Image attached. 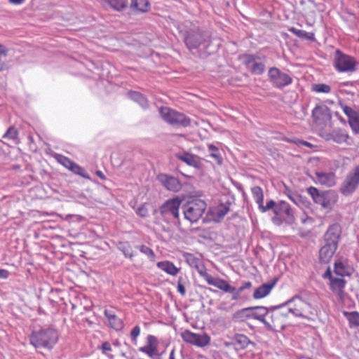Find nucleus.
Listing matches in <instances>:
<instances>
[{
  "instance_id": "nucleus-1",
  "label": "nucleus",
  "mask_w": 359,
  "mask_h": 359,
  "mask_svg": "<svg viewBox=\"0 0 359 359\" xmlns=\"http://www.w3.org/2000/svg\"><path fill=\"white\" fill-rule=\"evenodd\" d=\"M278 306H281L280 309L287 306L288 312H290L293 316L304 319H309L311 316H314L316 313V310L312 304L303 300L299 295H295Z\"/></svg>"
},
{
  "instance_id": "nucleus-2",
  "label": "nucleus",
  "mask_w": 359,
  "mask_h": 359,
  "mask_svg": "<svg viewBox=\"0 0 359 359\" xmlns=\"http://www.w3.org/2000/svg\"><path fill=\"white\" fill-rule=\"evenodd\" d=\"M280 307L281 306L276 305L269 308L263 306L245 308L236 312L233 318L238 320H243L244 318H252L262 323L266 329H271V326L269 324V321L266 320V316L269 313V311H275Z\"/></svg>"
},
{
  "instance_id": "nucleus-3",
  "label": "nucleus",
  "mask_w": 359,
  "mask_h": 359,
  "mask_svg": "<svg viewBox=\"0 0 359 359\" xmlns=\"http://www.w3.org/2000/svg\"><path fill=\"white\" fill-rule=\"evenodd\" d=\"M30 343L35 348L51 349L58 340V334L53 328L33 331L29 337Z\"/></svg>"
},
{
  "instance_id": "nucleus-4",
  "label": "nucleus",
  "mask_w": 359,
  "mask_h": 359,
  "mask_svg": "<svg viewBox=\"0 0 359 359\" xmlns=\"http://www.w3.org/2000/svg\"><path fill=\"white\" fill-rule=\"evenodd\" d=\"M306 191L313 202L321 205L324 209H332L338 199L337 194L332 190L320 191L317 188L310 187Z\"/></svg>"
},
{
  "instance_id": "nucleus-5",
  "label": "nucleus",
  "mask_w": 359,
  "mask_h": 359,
  "mask_svg": "<svg viewBox=\"0 0 359 359\" xmlns=\"http://www.w3.org/2000/svg\"><path fill=\"white\" fill-rule=\"evenodd\" d=\"M333 65L339 73H353L357 70V61L355 58L345 54L339 49L335 50Z\"/></svg>"
},
{
  "instance_id": "nucleus-6",
  "label": "nucleus",
  "mask_w": 359,
  "mask_h": 359,
  "mask_svg": "<svg viewBox=\"0 0 359 359\" xmlns=\"http://www.w3.org/2000/svg\"><path fill=\"white\" fill-rule=\"evenodd\" d=\"M206 206L205 201L201 199L188 201L182 206L184 218L191 223L197 222L205 212Z\"/></svg>"
},
{
  "instance_id": "nucleus-7",
  "label": "nucleus",
  "mask_w": 359,
  "mask_h": 359,
  "mask_svg": "<svg viewBox=\"0 0 359 359\" xmlns=\"http://www.w3.org/2000/svg\"><path fill=\"white\" fill-rule=\"evenodd\" d=\"M208 40V34L199 28L187 30L184 34V42L189 50L198 48Z\"/></svg>"
},
{
  "instance_id": "nucleus-8",
  "label": "nucleus",
  "mask_w": 359,
  "mask_h": 359,
  "mask_svg": "<svg viewBox=\"0 0 359 359\" xmlns=\"http://www.w3.org/2000/svg\"><path fill=\"white\" fill-rule=\"evenodd\" d=\"M160 114L163 119L176 127H187L190 124V118L184 114L180 113L168 107H161L159 109Z\"/></svg>"
},
{
  "instance_id": "nucleus-9",
  "label": "nucleus",
  "mask_w": 359,
  "mask_h": 359,
  "mask_svg": "<svg viewBox=\"0 0 359 359\" xmlns=\"http://www.w3.org/2000/svg\"><path fill=\"white\" fill-rule=\"evenodd\" d=\"M182 199L179 196L165 201L160 207L161 215L166 219H179V210Z\"/></svg>"
},
{
  "instance_id": "nucleus-10",
  "label": "nucleus",
  "mask_w": 359,
  "mask_h": 359,
  "mask_svg": "<svg viewBox=\"0 0 359 359\" xmlns=\"http://www.w3.org/2000/svg\"><path fill=\"white\" fill-rule=\"evenodd\" d=\"M269 82L276 88H283L292 82L291 76L277 67H271L268 71Z\"/></svg>"
},
{
  "instance_id": "nucleus-11",
  "label": "nucleus",
  "mask_w": 359,
  "mask_h": 359,
  "mask_svg": "<svg viewBox=\"0 0 359 359\" xmlns=\"http://www.w3.org/2000/svg\"><path fill=\"white\" fill-rule=\"evenodd\" d=\"M359 185V165L355 166L346 177L341 185L340 191L344 196L353 194Z\"/></svg>"
},
{
  "instance_id": "nucleus-12",
  "label": "nucleus",
  "mask_w": 359,
  "mask_h": 359,
  "mask_svg": "<svg viewBox=\"0 0 359 359\" xmlns=\"http://www.w3.org/2000/svg\"><path fill=\"white\" fill-rule=\"evenodd\" d=\"M181 337L186 343L198 347L206 346L210 342V337L206 333L196 334L189 330L182 332Z\"/></svg>"
},
{
  "instance_id": "nucleus-13",
  "label": "nucleus",
  "mask_w": 359,
  "mask_h": 359,
  "mask_svg": "<svg viewBox=\"0 0 359 359\" xmlns=\"http://www.w3.org/2000/svg\"><path fill=\"white\" fill-rule=\"evenodd\" d=\"M323 278L329 279L330 280V287L332 291L337 294L340 299H342L344 297V290L345 288L346 281L341 276L335 277L332 274L330 269L328 267L327 271L324 273L323 276Z\"/></svg>"
},
{
  "instance_id": "nucleus-14",
  "label": "nucleus",
  "mask_w": 359,
  "mask_h": 359,
  "mask_svg": "<svg viewBox=\"0 0 359 359\" xmlns=\"http://www.w3.org/2000/svg\"><path fill=\"white\" fill-rule=\"evenodd\" d=\"M138 350L151 359H160L158 351V340L154 335L149 334L147 337V344L140 347Z\"/></svg>"
},
{
  "instance_id": "nucleus-15",
  "label": "nucleus",
  "mask_w": 359,
  "mask_h": 359,
  "mask_svg": "<svg viewBox=\"0 0 359 359\" xmlns=\"http://www.w3.org/2000/svg\"><path fill=\"white\" fill-rule=\"evenodd\" d=\"M312 116L314 121L319 125L326 124L332 118L330 110L325 104H317L312 110Z\"/></svg>"
},
{
  "instance_id": "nucleus-16",
  "label": "nucleus",
  "mask_w": 359,
  "mask_h": 359,
  "mask_svg": "<svg viewBox=\"0 0 359 359\" xmlns=\"http://www.w3.org/2000/svg\"><path fill=\"white\" fill-rule=\"evenodd\" d=\"M274 214L278 217H283L288 224H292L294 221L293 210L285 201H281L277 203Z\"/></svg>"
},
{
  "instance_id": "nucleus-17",
  "label": "nucleus",
  "mask_w": 359,
  "mask_h": 359,
  "mask_svg": "<svg viewBox=\"0 0 359 359\" xmlns=\"http://www.w3.org/2000/svg\"><path fill=\"white\" fill-rule=\"evenodd\" d=\"M341 233V228L339 224H333L330 225L324 235V243L338 248Z\"/></svg>"
},
{
  "instance_id": "nucleus-18",
  "label": "nucleus",
  "mask_w": 359,
  "mask_h": 359,
  "mask_svg": "<svg viewBox=\"0 0 359 359\" xmlns=\"http://www.w3.org/2000/svg\"><path fill=\"white\" fill-rule=\"evenodd\" d=\"M158 180L168 191L178 192L182 189V184L178 179L166 174L158 175Z\"/></svg>"
},
{
  "instance_id": "nucleus-19",
  "label": "nucleus",
  "mask_w": 359,
  "mask_h": 359,
  "mask_svg": "<svg viewBox=\"0 0 359 359\" xmlns=\"http://www.w3.org/2000/svg\"><path fill=\"white\" fill-rule=\"evenodd\" d=\"M334 272L339 276H348L351 275L353 268L349 265L348 259L341 257L335 261Z\"/></svg>"
},
{
  "instance_id": "nucleus-20",
  "label": "nucleus",
  "mask_w": 359,
  "mask_h": 359,
  "mask_svg": "<svg viewBox=\"0 0 359 359\" xmlns=\"http://www.w3.org/2000/svg\"><path fill=\"white\" fill-rule=\"evenodd\" d=\"M343 111L348 118V123L355 133H359V114L351 107L345 106L343 107Z\"/></svg>"
},
{
  "instance_id": "nucleus-21",
  "label": "nucleus",
  "mask_w": 359,
  "mask_h": 359,
  "mask_svg": "<svg viewBox=\"0 0 359 359\" xmlns=\"http://www.w3.org/2000/svg\"><path fill=\"white\" fill-rule=\"evenodd\" d=\"M231 201L227 200L224 203H220L212 210L213 219L216 222H221L224 216L229 212Z\"/></svg>"
},
{
  "instance_id": "nucleus-22",
  "label": "nucleus",
  "mask_w": 359,
  "mask_h": 359,
  "mask_svg": "<svg viewBox=\"0 0 359 359\" xmlns=\"http://www.w3.org/2000/svg\"><path fill=\"white\" fill-rule=\"evenodd\" d=\"M337 247L332 245L324 243L319 251V259L321 263H328L334 254L335 253Z\"/></svg>"
},
{
  "instance_id": "nucleus-23",
  "label": "nucleus",
  "mask_w": 359,
  "mask_h": 359,
  "mask_svg": "<svg viewBox=\"0 0 359 359\" xmlns=\"http://www.w3.org/2000/svg\"><path fill=\"white\" fill-rule=\"evenodd\" d=\"M104 316L107 318L110 327L115 330H121L123 327V320L111 310L105 309Z\"/></svg>"
},
{
  "instance_id": "nucleus-24",
  "label": "nucleus",
  "mask_w": 359,
  "mask_h": 359,
  "mask_svg": "<svg viewBox=\"0 0 359 359\" xmlns=\"http://www.w3.org/2000/svg\"><path fill=\"white\" fill-rule=\"evenodd\" d=\"M274 286V283H264L258 287L254 292L252 297L255 299H259L269 295Z\"/></svg>"
},
{
  "instance_id": "nucleus-25",
  "label": "nucleus",
  "mask_w": 359,
  "mask_h": 359,
  "mask_svg": "<svg viewBox=\"0 0 359 359\" xmlns=\"http://www.w3.org/2000/svg\"><path fill=\"white\" fill-rule=\"evenodd\" d=\"M316 176L318 182L327 187L334 184V175L332 172H316Z\"/></svg>"
},
{
  "instance_id": "nucleus-26",
  "label": "nucleus",
  "mask_w": 359,
  "mask_h": 359,
  "mask_svg": "<svg viewBox=\"0 0 359 359\" xmlns=\"http://www.w3.org/2000/svg\"><path fill=\"white\" fill-rule=\"evenodd\" d=\"M331 139L337 144L347 142L348 135L344 129L337 128L331 133Z\"/></svg>"
},
{
  "instance_id": "nucleus-27",
  "label": "nucleus",
  "mask_w": 359,
  "mask_h": 359,
  "mask_svg": "<svg viewBox=\"0 0 359 359\" xmlns=\"http://www.w3.org/2000/svg\"><path fill=\"white\" fill-rule=\"evenodd\" d=\"M187 263L193 268H195L198 273L205 267L201 259L196 257L194 255L187 253L184 255Z\"/></svg>"
},
{
  "instance_id": "nucleus-28",
  "label": "nucleus",
  "mask_w": 359,
  "mask_h": 359,
  "mask_svg": "<svg viewBox=\"0 0 359 359\" xmlns=\"http://www.w3.org/2000/svg\"><path fill=\"white\" fill-rule=\"evenodd\" d=\"M177 158L186 163L189 165L197 168L199 165L198 158L194 154L184 152L177 155Z\"/></svg>"
},
{
  "instance_id": "nucleus-29",
  "label": "nucleus",
  "mask_w": 359,
  "mask_h": 359,
  "mask_svg": "<svg viewBox=\"0 0 359 359\" xmlns=\"http://www.w3.org/2000/svg\"><path fill=\"white\" fill-rule=\"evenodd\" d=\"M157 266L162 271L172 276H175L179 271V269L174 264L169 261L159 262L157 263Z\"/></svg>"
},
{
  "instance_id": "nucleus-30",
  "label": "nucleus",
  "mask_w": 359,
  "mask_h": 359,
  "mask_svg": "<svg viewBox=\"0 0 359 359\" xmlns=\"http://www.w3.org/2000/svg\"><path fill=\"white\" fill-rule=\"evenodd\" d=\"M130 8L133 10L145 13L149 10L150 4L148 0H132Z\"/></svg>"
},
{
  "instance_id": "nucleus-31",
  "label": "nucleus",
  "mask_w": 359,
  "mask_h": 359,
  "mask_svg": "<svg viewBox=\"0 0 359 359\" xmlns=\"http://www.w3.org/2000/svg\"><path fill=\"white\" fill-rule=\"evenodd\" d=\"M212 285L228 293H233L236 290L235 287L230 285L227 281L219 278H215Z\"/></svg>"
},
{
  "instance_id": "nucleus-32",
  "label": "nucleus",
  "mask_w": 359,
  "mask_h": 359,
  "mask_svg": "<svg viewBox=\"0 0 359 359\" xmlns=\"http://www.w3.org/2000/svg\"><path fill=\"white\" fill-rule=\"evenodd\" d=\"M212 285L228 293H233L236 290L235 287L230 285L227 281L219 278H215Z\"/></svg>"
},
{
  "instance_id": "nucleus-33",
  "label": "nucleus",
  "mask_w": 359,
  "mask_h": 359,
  "mask_svg": "<svg viewBox=\"0 0 359 359\" xmlns=\"http://www.w3.org/2000/svg\"><path fill=\"white\" fill-rule=\"evenodd\" d=\"M129 97L134 102L140 104L143 109H147L148 107V101L147 98L140 93L136 91H131L128 93Z\"/></svg>"
},
{
  "instance_id": "nucleus-34",
  "label": "nucleus",
  "mask_w": 359,
  "mask_h": 359,
  "mask_svg": "<svg viewBox=\"0 0 359 359\" xmlns=\"http://www.w3.org/2000/svg\"><path fill=\"white\" fill-rule=\"evenodd\" d=\"M344 316L346 317L349 323L351 328L359 326V313L357 311H343Z\"/></svg>"
},
{
  "instance_id": "nucleus-35",
  "label": "nucleus",
  "mask_w": 359,
  "mask_h": 359,
  "mask_svg": "<svg viewBox=\"0 0 359 359\" xmlns=\"http://www.w3.org/2000/svg\"><path fill=\"white\" fill-rule=\"evenodd\" d=\"M271 322H269V324L271 326V329H267L268 330L273 331L275 330L276 327L282 325L283 320L280 317V314L278 313L277 310L275 311H269Z\"/></svg>"
},
{
  "instance_id": "nucleus-36",
  "label": "nucleus",
  "mask_w": 359,
  "mask_h": 359,
  "mask_svg": "<svg viewBox=\"0 0 359 359\" xmlns=\"http://www.w3.org/2000/svg\"><path fill=\"white\" fill-rule=\"evenodd\" d=\"M118 249L123 252L126 257L131 259L134 256L132 246L127 241L120 242L118 245Z\"/></svg>"
},
{
  "instance_id": "nucleus-37",
  "label": "nucleus",
  "mask_w": 359,
  "mask_h": 359,
  "mask_svg": "<svg viewBox=\"0 0 359 359\" xmlns=\"http://www.w3.org/2000/svg\"><path fill=\"white\" fill-rule=\"evenodd\" d=\"M207 147L208 151L210 152V156L213 158L219 165H221L222 163L223 159L219 149L212 144H208Z\"/></svg>"
},
{
  "instance_id": "nucleus-38",
  "label": "nucleus",
  "mask_w": 359,
  "mask_h": 359,
  "mask_svg": "<svg viewBox=\"0 0 359 359\" xmlns=\"http://www.w3.org/2000/svg\"><path fill=\"white\" fill-rule=\"evenodd\" d=\"M114 10L120 11L126 8L127 0H104Z\"/></svg>"
},
{
  "instance_id": "nucleus-39",
  "label": "nucleus",
  "mask_w": 359,
  "mask_h": 359,
  "mask_svg": "<svg viewBox=\"0 0 359 359\" xmlns=\"http://www.w3.org/2000/svg\"><path fill=\"white\" fill-rule=\"evenodd\" d=\"M252 197L258 206L264 202V194L261 187L258 186L253 187L251 189Z\"/></svg>"
},
{
  "instance_id": "nucleus-40",
  "label": "nucleus",
  "mask_w": 359,
  "mask_h": 359,
  "mask_svg": "<svg viewBox=\"0 0 359 359\" xmlns=\"http://www.w3.org/2000/svg\"><path fill=\"white\" fill-rule=\"evenodd\" d=\"M18 135L19 133L18 130L15 127L11 126L3 135V137L5 139L13 140L14 142H17V141L18 140Z\"/></svg>"
},
{
  "instance_id": "nucleus-41",
  "label": "nucleus",
  "mask_w": 359,
  "mask_h": 359,
  "mask_svg": "<svg viewBox=\"0 0 359 359\" xmlns=\"http://www.w3.org/2000/svg\"><path fill=\"white\" fill-rule=\"evenodd\" d=\"M69 170H71L73 173L78 175L85 179H90V176L86 172V171L76 163H73Z\"/></svg>"
},
{
  "instance_id": "nucleus-42",
  "label": "nucleus",
  "mask_w": 359,
  "mask_h": 359,
  "mask_svg": "<svg viewBox=\"0 0 359 359\" xmlns=\"http://www.w3.org/2000/svg\"><path fill=\"white\" fill-rule=\"evenodd\" d=\"M250 69L252 74L261 75L264 72L265 65L263 62L257 60L250 66Z\"/></svg>"
},
{
  "instance_id": "nucleus-43",
  "label": "nucleus",
  "mask_w": 359,
  "mask_h": 359,
  "mask_svg": "<svg viewBox=\"0 0 359 359\" xmlns=\"http://www.w3.org/2000/svg\"><path fill=\"white\" fill-rule=\"evenodd\" d=\"M139 250L144 254L145 255H147L148 257V258H149L151 261H154V259H155V254H154V252L153 251L152 249H151L150 248L147 247V245H140V246H137V247Z\"/></svg>"
},
{
  "instance_id": "nucleus-44",
  "label": "nucleus",
  "mask_w": 359,
  "mask_h": 359,
  "mask_svg": "<svg viewBox=\"0 0 359 359\" xmlns=\"http://www.w3.org/2000/svg\"><path fill=\"white\" fill-rule=\"evenodd\" d=\"M277 205V203H276L273 200H269L267 201L266 205H264V203H261V205H259V210L262 212H266V211L269 210H272L273 212H275V208Z\"/></svg>"
},
{
  "instance_id": "nucleus-45",
  "label": "nucleus",
  "mask_w": 359,
  "mask_h": 359,
  "mask_svg": "<svg viewBox=\"0 0 359 359\" xmlns=\"http://www.w3.org/2000/svg\"><path fill=\"white\" fill-rule=\"evenodd\" d=\"M261 57L257 55L248 54L244 56V64L246 65L248 68H250V66L257 60H260Z\"/></svg>"
},
{
  "instance_id": "nucleus-46",
  "label": "nucleus",
  "mask_w": 359,
  "mask_h": 359,
  "mask_svg": "<svg viewBox=\"0 0 359 359\" xmlns=\"http://www.w3.org/2000/svg\"><path fill=\"white\" fill-rule=\"evenodd\" d=\"M313 90L316 93H329L331 91V87L325 83H318L313 86Z\"/></svg>"
},
{
  "instance_id": "nucleus-47",
  "label": "nucleus",
  "mask_w": 359,
  "mask_h": 359,
  "mask_svg": "<svg viewBox=\"0 0 359 359\" xmlns=\"http://www.w3.org/2000/svg\"><path fill=\"white\" fill-rule=\"evenodd\" d=\"M100 349L102 351V353L106 355L109 358L113 359L114 355L111 354H109L108 352H110L112 351L111 344L108 341H104L102 343L101 346L100 347Z\"/></svg>"
},
{
  "instance_id": "nucleus-48",
  "label": "nucleus",
  "mask_w": 359,
  "mask_h": 359,
  "mask_svg": "<svg viewBox=\"0 0 359 359\" xmlns=\"http://www.w3.org/2000/svg\"><path fill=\"white\" fill-rule=\"evenodd\" d=\"M141 328L139 325H135L130 332V338L134 345L137 344V337L140 336Z\"/></svg>"
},
{
  "instance_id": "nucleus-49",
  "label": "nucleus",
  "mask_w": 359,
  "mask_h": 359,
  "mask_svg": "<svg viewBox=\"0 0 359 359\" xmlns=\"http://www.w3.org/2000/svg\"><path fill=\"white\" fill-rule=\"evenodd\" d=\"M57 161L61 164L64 167H65L66 168H67L68 170H69L72 167V165H73V163H74V161H72L71 159H69V158L66 157V156H62V155H60L57 158Z\"/></svg>"
},
{
  "instance_id": "nucleus-50",
  "label": "nucleus",
  "mask_w": 359,
  "mask_h": 359,
  "mask_svg": "<svg viewBox=\"0 0 359 359\" xmlns=\"http://www.w3.org/2000/svg\"><path fill=\"white\" fill-rule=\"evenodd\" d=\"M198 273L209 285H212L215 278L206 272L205 267H204L203 270H201Z\"/></svg>"
},
{
  "instance_id": "nucleus-51",
  "label": "nucleus",
  "mask_w": 359,
  "mask_h": 359,
  "mask_svg": "<svg viewBox=\"0 0 359 359\" xmlns=\"http://www.w3.org/2000/svg\"><path fill=\"white\" fill-rule=\"evenodd\" d=\"M289 30H290V32H291L292 33H293L294 35H296L298 37L308 38V39L310 38L308 36L309 33L304 30L298 29L295 27H291Z\"/></svg>"
},
{
  "instance_id": "nucleus-52",
  "label": "nucleus",
  "mask_w": 359,
  "mask_h": 359,
  "mask_svg": "<svg viewBox=\"0 0 359 359\" xmlns=\"http://www.w3.org/2000/svg\"><path fill=\"white\" fill-rule=\"evenodd\" d=\"M277 311L280 314V317L283 321V319L288 317L289 314H291L290 312H288L287 306H285L283 309H277Z\"/></svg>"
},
{
  "instance_id": "nucleus-53",
  "label": "nucleus",
  "mask_w": 359,
  "mask_h": 359,
  "mask_svg": "<svg viewBox=\"0 0 359 359\" xmlns=\"http://www.w3.org/2000/svg\"><path fill=\"white\" fill-rule=\"evenodd\" d=\"M136 213L141 217H145L148 214V210L144 205H141L140 207L137 208Z\"/></svg>"
},
{
  "instance_id": "nucleus-54",
  "label": "nucleus",
  "mask_w": 359,
  "mask_h": 359,
  "mask_svg": "<svg viewBox=\"0 0 359 359\" xmlns=\"http://www.w3.org/2000/svg\"><path fill=\"white\" fill-rule=\"evenodd\" d=\"M290 142H292V143H294L295 144H297L298 146L303 145V146H306L308 147H312V144L310 142H308L304 141V140H299V139H296V138L293 139V140H291Z\"/></svg>"
},
{
  "instance_id": "nucleus-55",
  "label": "nucleus",
  "mask_w": 359,
  "mask_h": 359,
  "mask_svg": "<svg viewBox=\"0 0 359 359\" xmlns=\"http://www.w3.org/2000/svg\"><path fill=\"white\" fill-rule=\"evenodd\" d=\"M290 142H292V143H294L295 144H297L298 146L303 145V146H306L308 147H312V144L310 142H308L304 141V140H299V139H296V138L293 139V140H291Z\"/></svg>"
},
{
  "instance_id": "nucleus-56",
  "label": "nucleus",
  "mask_w": 359,
  "mask_h": 359,
  "mask_svg": "<svg viewBox=\"0 0 359 359\" xmlns=\"http://www.w3.org/2000/svg\"><path fill=\"white\" fill-rule=\"evenodd\" d=\"M182 278H180L177 283V291L184 296L186 294V290L184 285L182 283Z\"/></svg>"
},
{
  "instance_id": "nucleus-57",
  "label": "nucleus",
  "mask_w": 359,
  "mask_h": 359,
  "mask_svg": "<svg viewBox=\"0 0 359 359\" xmlns=\"http://www.w3.org/2000/svg\"><path fill=\"white\" fill-rule=\"evenodd\" d=\"M252 287V283L250 281L245 282L243 285H241L238 289L239 292H242L246 289L250 288Z\"/></svg>"
},
{
  "instance_id": "nucleus-58",
  "label": "nucleus",
  "mask_w": 359,
  "mask_h": 359,
  "mask_svg": "<svg viewBox=\"0 0 359 359\" xmlns=\"http://www.w3.org/2000/svg\"><path fill=\"white\" fill-rule=\"evenodd\" d=\"M4 49L5 50V53H0V71L2 70L4 65V62L1 60V57L6 56V55L8 53V48H6L4 46Z\"/></svg>"
},
{
  "instance_id": "nucleus-59",
  "label": "nucleus",
  "mask_w": 359,
  "mask_h": 359,
  "mask_svg": "<svg viewBox=\"0 0 359 359\" xmlns=\"http://www.w3.org/2000/svg\"><path fill=\"white\" fill-rule=\"evenodd\" d=\"M9 276L8 271L0 269V278L6 279Z\"/></svg>"
},
{
  "instance_id": "nucleus-60",
  "label": "nucleus",
  "mask_w": 359,
  "mask_h": 359,
  "mask_svg": "<svg viewBox=\"0 0 359 359\" xmlns=\"http://www.w3.org/2000/svg\"><path fill=\"white\" fill-rule=\"evenodd\" d=\"M241 292H239V289L238 290V291H236V290L235 292L232 293L233 294L232 299L238 300L241 297Z\"/></svg>"
},
{
  "instance_id": "nucleus-61",
  "label": "nucleus",
  "mask_w": 359,
  "mask_h": 359,
  "mask_svg": "<svg viewBox=\"0 0 359 359\" xmlns=\"http://www.w3.org/2000/svg\"><path fill=\"white\" fill-rule=\"evenodd\" d=\"M25 0H9V1L15 5H20L22 4Z\"/></svg>"
},
{
  "instance_id": "nucleus-62",
  "label": "nucleus",
  "mask_w": 359,
  "mask_h": 359,
  "mask_svg": "<svg viewBox=\"0 0 359 359\" xmlns=\"http://www.w3.org/2000/svg\"><path fill=\"white\" fill-rule=\"evenodd\" d=\"M96 175L100 177L101 178L102 180H104L105 179V176L104 175V173L100 171V170H97L96 171Z\"/></svg>"
},
{
  "instance_id": "nucleus-63",
  "label": "nucleus",
  "mask_w": 359,
  "mask_h": 359,
  "mask_svg": "<svg viewBox=\"0 0 359 359\" xmlns=\"http://www.w3.org/2000/svg\"><path fill=\"white\" fill-rule=\"evenodd\" d=\"M290 198L295 203L297 204V201H299V196H290Z\"/></svg>"
},
{
  "instance_id": "nucleus-64",
  "label": "nucleus",
  "mask_w": 359,
  "mask_h": 359,
  "mask_svg": "<svg viewBox=\"0 0 359 359\" xmlns=\"http://www.w3.org/2000/svg\"><path fill=\"white\" fill-rule=\"evenodd\" d=\"M168 359H176L175 358V349H172L170 351Z\"/></svg>"
}]
</instances>
